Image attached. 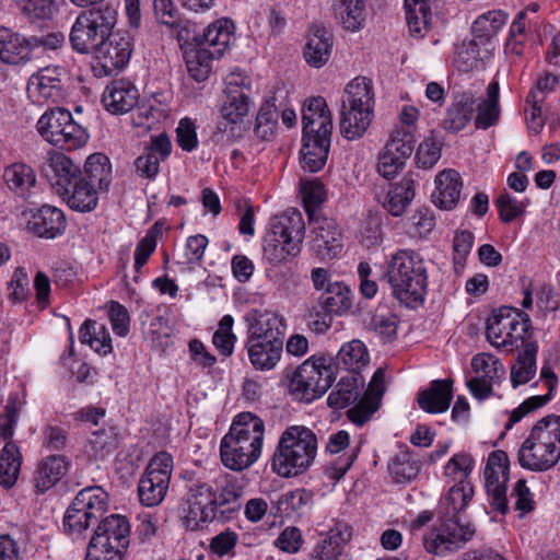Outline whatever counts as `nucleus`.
I'll use <instances>...</instances> for the list:
<instances>
[{
    "label": "nucleus",
    "instance_id": "f257e3e1",
    "mask_svg": "<svg viewBox=\"0 0 560 560\" xmlns=\"http://www.w3.org/2000/svg\"><path fill=\"white\" fill-rule=\"evenodd\" d=\"M265 435L264 421L252 412L237 415L220 443L222 464L235 471L252 466L260 456Z\"/></svg>",
    "mask_w": 560,
    "mask_h": 560
},
{
    "label": "nucleus",
    "instance_id": "f03ea898",
    "mask_svg": "<svg viewBox=\"0 0 560 560\" xmlns=\"http://www.w3.org/2000/svg\"><path fill=\"white\" fill-rule=\"evenodd\" d=\"M385 278L400 303L406 306L423 303L428 291V261L419 253L397 250L387 264Z\"/></svg>",
    "mask_w": 560,
    "mask_h": 560
},
{
    "label": "nucleus",
    "instance_id": "7ed1b4c3",
    "mask_svg": "<svg viewBox=\"0 0 560 560\" xmlns=\"http://www.w3.org/2000/svg\"><path fill=\"white\" fill-rule=\"evenodd\" d=\"M317 452L316 434L303 425L287 428L275 450L271 468L284 478L305 472L313 464Z\"/></svg>",
    "mask_w": 560,
    "mask_h": 560
},
{
    "label": "nucleus",
    "instance_id": "20e7f679",
    "mask_svg": "<svg viewBox=\"0 0 560 560\" xmlns=\"http://www.w3.org/2000/svg\"><path fill=\"white\" fill-rule=\"evenodd\" d=\"M520 465L532 471H546L560 459V416H547L532 429L518 450Z\"/></svg>",
    "mask_w": 560,
    "mask_h": 560
},
{
    "label": "nucleus",
    "instance_id": "39448f33",
    "mask_svg": "<svg viewBox=\"0 0 560 560\" xmlns=\"http://www.w3.org/2000/svg\"><path fill=\"white\" fill-rule=\"evenodd\" d=\"M373 82L366 77L350 81L341 102L340 132L348 140L363 137L374 117Z\"/></svg>",
    "mask_w": 560,
    "mask_h": 560
},
{
    "label": "nucleus",
    "instance_id": "423d86ee",
    "mask_svg": "<svg viewBox=\"0 0 560 560\" xmlns=\"http://www.w3.org/2000/svg\"><path fill=\"white\" fill-rule=\"evenodd\" d=\"M305 236L303 215L298 210H289L270 220L265 236L264 255L270 262H282L300 254Z\"/></svg>",
    "mask_w": 560,
    "mask_h": 560
},
{
    "label": "nucleus",
    "instance_id": "0eeeda50",
    "mask_svg": "<svg viewBox=\"0 0 560 560\" xmlns=\"http://www.w3.org/2000/svg\"><path fill=\"white\" fill-rule=\"evenodd\" d=\"M476 535V526L460 515H450L423 536V547L429 553L446 557L463 549Z\"/></svg>",
    "mask_w": 560,
    "mask_h": 560
},
{
    "label": "nucleus",
    "instance_id": "6e6552de",
    "mask_svg": "<svg viewBox=\"0 0 560 560\" xmlns=\"http://www.w3.org/2000/svg\"><path fill=\"white\" fill-rule=\"evenodd\" d=\"M36 127L46 141L61 149H79L89 140L86 130L73 120L68 109L61 107L42 115Z\"/></svg>",
    "mask_w": 560,
    "mask_h": 560
},
{
    "label": "nucleus",
    "instance_id": "1a4fd4ad",
    "mask_svg": "<svg viewBox=\"0 0 560 560\" xmlns=\"http://www.w3.org/2000/svg\"><path fill=\"white\" fill-rule=\"evenodd\" d=\"M217 491L207 482L197 480L187 486L186 494L179 506L183 525L197 530L218 518Z\"/></svg>",
    "mask_w": 560,
    "mask_h": 560
},
{
    "label": "nucleus",
    "instance_id": "9d476101",
    "mask_svg": "<svg viewBox=\"0 0 560 560\" xmlns=\"http://www.w3.org/2000/svg\"><path fill=\"white\" fill-rule=\"evenodd\" d=\"M529 322L526 313L502 306L487 320V339L497 348L518 347V342L524 343Z\"/></svg>",
    "mask_w": 560,
    "mask_h": 560
},
{
    "label": "nucleus",
    "instance_id": "9b49d317",
    "mask_svg": "<svg viewBox=\"0 0 560 560\" xmlns=\"http://www.w3.org/2000/svg\"><path fill=\"white\" fill-rule=\"evenodd\" d=\"M183 57L189 75L197 82H203L211 72V61L220 58L228 40L220 37H179Z\"/></svg>",
    "mask_w": 560,
    "mask_h": 560
},
{
    "label": "nucleus",
    "instance_id": "f8f14e48",
    "mask_svg": "<svg viewBox=\"0 0 560 560\" xmlns=\"http://www.w3.org/2000/svg\"><path fill=\"white\" fill-rule=\"evenodd\" d=\"M172 471L171 454L160 452L150 459L138 483V495L143 505L156 506L164 500Z\"/></svg>",
    "mask_w": 560,
    "mask_h": 560
},
{
    "label": "nucleus",
    "instance_id": "ddd939ff",
    "mask_svg": "<svg viewBox=\"0 0 560 560\" xmlns=\"http://www.w3.org/2000/svg\"><path fill=\"white\" fill-rule=\"evenodd\" d=\"M130 542V524L126 516L112 514L102 517L89 542V552L122 558Z\"/></svg>",
    "mask_w": 560,
    "mask_h": 560
},
{
    "label": "nucleus",
    "instance_id": "4468645a",
    "mask_svg": "<svg viewBox=\"0 0 560 560\" xmlns=\"http://www.w3.org/2000/svg\"><path fill=\"white\" fill-rule=\"evenodd\" d=\"M334 382L332 371L308 360L291 375L289 392L298 400L311 402L323 396Z\"/></svg>",
    "mask_w": 560,
    "mask_h": 560
},
{
    "label": "nucleus",
    "instance_id": "2eb2a0df",
    "mask_svg": "<svg viewBox=\"0 0 560 560\" xmlns=\"http://www.w3.org/2000/svg\"><path fill=\"white\" fill-rule=\"evenodd\" d=\"M486 491L492 509L505 514L509 510L506 482L509 480V458L504 451L492 452L485 467Z\"/></svg>",
    "mask_w": 560,
    "mask_h": 560
},
{
    "label": "nucleus",
    "instance_id": "dca6fc26",
    "mask_svg": "<svg viewBox=\"0 0 560 560\" xmlns=\"http://www.w3.org/2000/svg\"><path fill=\"white\" fill-rule=\"evenodd\" d=\"M415 148V137L409 130L396 128L380 154L377 171L387 179L394 178L405 166Z\"/></svg>",
    "mask_w": 560,
    "mask_h": 560
},
{
    "label": "nucleus",
    "instance_id": "f3484780",
    "mask_svg": "<svg viewBox=\"0 0 560 560\" xmlns=\"http://www.w3.org/2000/svg\"><path fill=\"white\" fill-rule=\"evenodd\" d=\"M132 52L131 37H100L95 59L105 75L124 69Z\"/></svg>",
    "mask_w": 560,
    "mask_h": 560
},
{
    "label": "nucleus",
    "instance_id": "a211bd4d",
    "mask_svg": "<svg viewBox=\"0 0 560 560\" xmlns=\"http://www.w3.org/2000/svg\"><path fill=\"white\" fill-rule=\"evenodd\" d=\"M42 174L59 195L67 192L82 172L67 155L54 152L44 162Z\"/></svg>",
    "mask_w": 560,
    "mask_h": 560
},
{
    "label": "nucleus",
    "instance_id": "6ab92c4d",
    "mask_svg": "<svg viewBox=\"0 0 560 560\" xmlns=\"http://www.w3.org/2000/svg\"><path fill=\"white\" fill-rule=\"evenodd\" d=\"M312 247L323 259H332L341 253L342 234L332 219L312 220Z\"/></svg>",
    "mask_w": 560,
    "mask_h": 560
},
{
    "label": "nucleus",
    "instance_id": "aec40b11",
    "mask_svg": "<svg viewBox=\"0 0 560 560\" xmlns=\"http://www.w3.org/2000/svg\"><path fill=\"white\" fill-rule=\"evenodd\" d=\"M303 136L331 137L332 119L326 100L322 96L305 101L302 108Z\"/></svg>",
    "mask_w": 560,
    "mask_h": 560
},
{
    "label": "nucleus",
    "instance_id": "412c9836",
    "mask_svg": "<svg viewBox=\"0 0 560 560\" xmlns=\"http://www.w3.org/2000/svg\"><path fill=\"white\" fill-rule=\"evenodd\" d=\"M66 70L59 66L40 69L28 79L27 93L37 102L56 100L61 96L62 77Z\"/></svg>",
    "mask_w": 560,
    "mask_h": 560
},
{
    "label": "nucleus",
    "instance_id": "4be33fe9",
    "mask_svg": "<svg viewBox=\"0 0 560 560\" xmlns=\"http://www.w3.org/2000/svg\"><path fill=\"white\" fill-rule=\"evenodd\" d=\"M351 538V526L343 521L332 520V525L329 526L325 539L314 550L313 560H347L343 548Z\"/></svg>",
    "mask_w": 560,
    "mask_h": 560
},
{
    "label": "nucleus",
    "instance_id": "5701e85b",
    "mask_svg": "<svg viewBox=\"0 0 560 560\" xmlns=\"http://www.w3.org/2000/svg\"><path fill=\"white\" fill-rule=\"evenodd\" d=\"M172 142L166 133L151 138L150 144L135 162L136 171L141 177L153 179L160 172V163L171 154Z\"/></svg>",
    "mask_w": 560,
    "mask_h": 560
},
{
    "label": "nucleus",
    "instance_id": "b1692460",
    "mask_svg": "<svg viewBox=\"0 0 560 560\" xmlns=\"http://www.w3.org/2000/svg\"><path fill=\"white\" fill-rule=\"evenodd\" d=\"M70 460L62 454L48 455L38 462L33 476L37 493H45L56 486L68 472Z\"/></svg>",
    "mask_w": 560,
    "mask_h": 560
},
{
    "label": "nucleus",
    "instance_id": "393cba45",
    "mask_svg": "<svg viewBox=\"0 0 560 560\" xmlns=\"http://www.w3.org/2000/svg\"><path fill=\"white\" fill-rule=\"evenodd\" d=\"M67 226L63 212L52 206L44 205L27 221V229L38 237L56 238L63 234Z\"/></svg>",
    "mask_w": 560,
    "mask_h": 560
},
{
    "label": "nucleus",
    "instance_id": "a878e982",
    "mask_svg": "<svg viewBox=\"0 0 560 560\" xmlns=\"http://www.w3.org/2000/svg\"><path fill=\"white\" fill-rule=\"evenodd\" d=\"M385 392V371L377 369L372 376L369 388L355 406L347 411L348 418L355 424L362 425L377 410L378 404L370 396L380 399Z\"/></svg>",
    "mask_w": 560,
    "mask_h": 560
},
{
    "label": "nucleus",
    "instance_id": "bb28decb",
    "mask_svg": "<svg viewBox=\"0 0 560 560\" xmlns=\"http://www.w3.org/2000/svg\"><path fill=\"white\" fill-rule=\"evenodd\" d=\"M116 24V12L109 8L83 11L72 26L71 34L112 35Z\"/></svg>",
    "mask_w": 560,
    "mask_h": 560
},
{
    "label": "nucleus",
    "instance_id": "cd10ccee",
    "mask_svg": "<svg viewBox=\"0 0 560 560\" xmlns=\"http://www.w3.org/2000/svg\"><path fill=\"white\" fill-rule=\"evenodd\" d=\"M435 185L436 190L432 194L433 202L444 210L455 208L463 188L459 173L454 170L442 171L435 177Z\"/></svg>",
    "mask_w": 560,
    "mask_h": 560
},
{
    "label": "nucleus",
    "instance_id": "c85d7f7f",
    "mask_svg": "<svg viewBox=\"0 0 560 560\" xmlns=\"http://www.w3.org/2000/svg\"><path fill=\"white\" fill-rule=\"evenodd\" d=\"M452 387V380L432 381L429 388L419 393V407L429 413H441L446 411L453 398Z\"/></svg>",
    "mask_w": 560,
    "mask_h": 560
},
{
    "label": "nucleus",
    "instance_id": "c756f323",
    "mask_svg": "<svg viewBox=\"0 0 560 560\" xmlns=\"http://www.w3.org/2000/svg\"><path fill=\"white\" fill-rule=\"evenodd\" d=\"M138 90L129 82L116 81L106 88L103 103L113 114H121L132 109L138 103Z\"/></svg>",
    "mask_w": 560,
    "mask_h": 560
},
{
    "label": "nucleus",
    "instance_id": "7c9ffc66",
    "mask_svg": "<svg viewBox=\"0 0 560 560\" xmlns=\"http://www.w3.org/2000/svg\"><path fill=\"white\" fill-rule=\"evenodd\" d=\"M330 137L303 136L301 149V166L304 171L316 173L320 171L328 158Z\"/></svg>",
    "mask_w": 560,
    "mask_h": 560
},
{
    "label": "nucleus",
    "instance_id": "2f4dec72",
    "mask_svg": "<svg viewBox=\"0 0 560 560\" xmlns=\"http://www.w3.org/2000/svg\"><path fill=\"white\" fill-rule=\"evenodd\" d=\"M247 353L250 363L256 370L269 371L279 362L282 353L283 341H262L247 339Z\"/></svg>",
    "mask_w": 560,
    "mask_h": 560
},
{
    "label": "nucleus",
    "instance_id": "473e14b6",
    "mask_svg": "<svg viewBox=\"0 0 560 560\" xmlns=\"http://www.w3.org/2000/svg\"><path fill=\"white\" fill-rule=\"evenodd\" d=\"M540 380L547 392L541 395H533L528 397L517 408H515L511 412L506 429H510L514 423L521 421L527 413L545 406L551 399L552 392L557 385L556 374L550 368H542L540 372Z\"/></svg>",
    "mask_w": 560,
    "mask_h": 560
},
{
    "label": "nucleus",
    "instance_id": "72a5a7b5",
    "mask_svg": "<svg viewBox=\"0 0 560 560\" xmlns=\"http://www.w3.org/2000/svg\"><path fill=\"white\" fill-rule=\"evenodd\" d=\"M474 109V95L468 92L462 93L448 106L442 120V127L450 132L460 131L470 121Z\"/></svg>",
    "mask_w": 560,
    "mask_h": 560
},
{
    "label": "nucleus",
    "instance_id": "f704fd0d",
    "mask_svg": "<svg viewBox=\"0 0 560 560\" xmlns=\"http://www.w3.org/2000/svg\"><path fill=\"white\" fill-rule=\"evenodd\" d=\"M71 503L88 518L100 521L108 510V494L102 487L91 486L79 491Z\"/></svg>",
    "mask_w": 560,
    "mask_h": 560
},
{
    "label": "nucleus",
    "instance_id": "c9c22d12",
    "mask_svg": "<svg viewBox=\"0 0 560 560\" xmlns=\"http://www.w3.org/2000/svg\"><path fill=\"white\" fill-rule=\"evenodd\" d=\"M284 325L282 317L273 312L259 313L249 325L247 339L262 341H283Z\"/></svg>",
    "mask_w": 560,
    "mask_h": 560
},
{
    "label": "nucleus",
    "instance_id": "e433bc0d",
    "mask_svg": "<svg viewBox=\"0 0 560 560\" xmlns=\"http://www.w3.org/2000/svg\"><path fill=\"white\" fill-rule=\"evenodd\" d=\"M363 386L364 380L359 373H350L348 376L341 377L336 389L327 398L328 406L336 409L350 406L361 397Z\"/></svg>",
    "mask_w": 560,
    "mask_h": 560
},
{
    "label": "nucleus",
    "instance_id": "4c0bfd02",
    "mask_svg": "<svg viewBox=\"0 0 560 560\" xmlns=\"http://www.w3.org/2000/svg\"><path fill=\"white\" fill-rule=\"evenodd\" d=\"M93 184L80 175L69 187L65 194H59L68 203V206L77 211L88 212L93 210L97 205V192Z\"/></svg>",
    "mask_w": 560,
    "mask_h": 560
},
{
    "label": "nucleus",
    "instance_id": "58836bf2",
    "mask_svg": "<svg viewBox=\"0 0 560 560\" xmlns=\"http://www.w3.org/2000/svg\"><path fill=\"white\" fill-rule=\"evenodd\" d=\"M318 303L326 315H341L352 305L351 291L341 282L328 283L318 296Z\"/></svg>",
    "mask_w": 560,
    "mask_h": 560
},
{
    "label": "nucleus",
    "instance_id": "ea45409f",
    "mask_svg": "<svg viewBox=\"0 0 560 560\" xmlns=\"http://www.w3.org/2000/svg\"><path fill=\"white\" fill-rule=\"evenodd\" d=\"M413 198L415 182L406 176L388 190L383 207L392 215L400 217Z\"/></svg>",
    "mask_w": 560,
    "mask_h": 560
},
{
    "label": "nucleus",
    "instance_id": "a19ab883",
    "mask_svg": "<svg viewBox=\"0 0 560 560\" xmlns=\"http://www.w3.org/2000/svg\"><path fill=\"white\" fill-rule=\"evenodd\" d=\"M79 339L82 343H88L94 351L101 354L112 352V338L104 324L93 319H86L80 330Z\"/></svg>",
    "mask_w": 560,
    "mask_h": 560
},
{
    "label": "nucleus",
    "instance_id": "79ce46f5",
    "mask_svg": "<svg viewBox=\"0 0 560 560\" xmlns=\"http://www.w3.org/2000/svg\"><path fill=\"white\" fill-rule=\"evenodd\" d=\"M537 346L528 342L511 368V383L514 388L526 384L536 374Z\"/></svg>",
    "mask_w": 560,
    "mask_h": 560
},
{
    "label": "nucleus",
    "instance_id": "37998d69",
    "mask_svg": "<svg viewBox=\"0 0 560 560\" xmlns=\"http://www.w3.org/2000/svg\"><path fill=\"white\" fill-rule=\"evenodd\" d=\"M499 83L492 81L487 88V98L477 106L475 126L478 129H488L495 125L500 118Z\"/></svg>",
    "mask_w": 560,
    "mask_h": 560
},
{
    "label": "nucleus",
    "instance_id": "c03bdc74",
    "mask_svg": "<svg viewBox=\"0 0 560 560\" xmlns=\"http://www.w3.org/2000/svg\"><path fill=\"white\" fill-rule=\"evenodd\" d=\"M3 179L12 191L23 198L28 196L30 188L36 183L34 171L24 163H13L5 167Z\"/></svg>",
    "mask_w": 560,
    "mask_h": 560
},
{
    "label": "nucleus",
    "instance_id": "a18cd8bd",
    "mask_svg": "<svg viewBox=\"0 0 560 560\" xmlns=\"http://www.w3.org/2000/svg\"><path fill=\"white\" fill-rule=\"evenodd\" d=\"M93 186L107 190L112 180V166L109 159L103 153L91 154L84 164V176Z\"/></svg>",
    "mask_w": 560,
    "mask_h": 560
},
{
    "label": "nucleus",
    "instance_id": "49530a36",
    "mask_svg": "<svg viewBox=\"0 0 560 560\" xmlns=\"http://www.w3.org/2000/svg\"><path fill=\"white\" fill-rule=\"evenodd\" d=\"M153 9L156 19L162 23L171 27L172 32L176 35H188L190 33L196 34V24L188 20H179L176 18V9L172 0H154Z\"/></svg>",
    "mask_w": 560,
    "mask_h": 560
},
{
    "label": "nucleus",
    "instance_id": "de8ad7c7",
    "mask_svg": "<svg viewBox=\"0 0 560 560\" xmlns=\"http://www.w3.org/2000/svg\"><path fill=\"white\" fill-rule=\"evenodd\" d=\"M22 464L19 446L9 441L0 452V485L11 487L15 483Z\"/></svg>",
    "mask_w": 560,
    "mask_h": 560
},
{
    "label": "nucleus",
    "instance_id": "09e8293b",
    "mask_svg": "<svg viewBox=\"0 0 560 560\" xmlns=\"http://www.w3.org/2000/svg\"><path fill=\"white\" fill-rule=\"evenodd\" d=\"M480 59L479 43L474 37H465L454 43L453 65L458 71H472Z\"/></svg>",
    "mask_w": 560,
    "mask_h": 560
},
{
    "label": "nucleus",
    "instance_id": "8fccbe9b",
    "mask_svg": "<svg viewBox=\"0 0 560 560\" xmlns=\"http://www.w3.org/2000/svg\"><path fill=\"white\" fill-rule=\"evenodd\" d=\"M243 487L236 481H229L222 488L220 494H217V513L218 518L225 521L234 516L242 506Z\"/></svg>",
    "mask_w": 560,
    "mask_h": 560
},
{
    "label": "nucleus",
    "instance_id": "3c124183",
    "mask_svg": "<svg viewBox=\"0 0 560 560\" xmlns=\"http://www.w3.org/2000/svg\"><path fill=\"white\" fill-rule=\"evenodd\" d=\"M225 98L221 107V116L230 120L243 122L249 110V95L246 91L231 86L224 90Z\"/></svg>",
    "mask_w": 560,
    "mask_h": 560
},
{
    "label": "nucleus",
    "instance_id": "603ef678",
    "mask_svg": "<svg viewBox=\"0 0 560 560\" xmlns=\"http://www.w3.org/2000/svg\"><path fill=\"white\" fill-rule=\"evenodd\" d=\"M33 44L26 37H0V60L18 65L30 59Z\"/></svg>",
    "mask_w": 560,
    "mask_h": 560
},
{
    "label": "nucleus",
    "instance_id": "864d4df0",
    "mask_svg": "<svg viewBox=\"0 0 560 560\" xmlns=\"http://www.w3.org/2000/svg\"><path fill=\"white\" fill-rule=\"evenodd\" d=\"M369 363V353L363 342L352 340L341 347L337 354V364L350 373H358Z\"/></svg>",
    "mask_w": 560,
    "mask_h": 560
},
{
    "label": "nucleus",
    "instance_id": "5fc2aeb1",
    "mask_svg": "<svg viewBox=\"0 0 560 560\" xmlns=\"http://www.w3.org/2000/svg\"><path fill=\"white\" fill-rule=\"evenodd\" d=\"M332 46V37H308L303 49L306 63L316 69L324 67L330 58Z\"/></svg>",
    "mask_w": 560,
    "mask_h": 560
},
{
    "label": "nucleus",
    "instance_id": "6e6d98bb",
    "mask_svg": "<svg viewBox=\"0 0 560 560\" xmlns=\"http://www.w3.org/2000/svg\"><path fill=\"white\" fill-rule=\"evenodd\" d=\"M368 0H339L337 10L343 28L358 32L365 20V3Z\"/></svg>",
    "mask_w": 560,
    "mask_h": 560
},
{
    "label": "nucleus",
    "instance_id": "4d7b16f0",
    "mask_svg": "<svg viewBox=\"0 0 560 560\" xmlns=\"http://www.w3.org/2000/svg\"><path fill=\"white\" fill-rule=\"evenodd\" d=\"M312 502V494L305 489L282 493L277 501V510L284 516L302 514Z\"/></svg>",
    "mask_w": 560,
    "mask_h": 560
},
{
    "label": "nucleus",
    "instance_id": "13d9d810",
    "mask_svg": "<svg viewBox=\"0 0 560 560\" xmlns=\"http://www.w3.org/2000/svg\"><path fill=\"white\" fill-rule=\"evenodd\" d=\"M420 468V462L413 459L408 452L398 453L388 465L389 472L397 482L413 480L418 476Z\"/></svg>",
    "mask_w": 560,
    "mask_h": 560
},
{
    "label": "nucleus",
    "instance_id": "bf43d9fd",
    "mask_svg": "<svg viewBox=\"0 0 560 560\" xmlns=\"http://www.w3.org/2000/svg\"><path fill=\"white\" fill-rule=\"evenodd\" d=\"M95 518H88V515L79 511L74 504H70L63 516L65 532L73 539L85 537L91 524L96 523Z\"/></svg>",
    "mask_w": 560,
    "mask_h": 560
},
{
    "label": "nucleus",
    "instance_id": "052dcab7",
    "mask_svg": "<svg viewBox=\"0 0 560 560\" xmlns=\"http://www.w3.org/2000/svg\"><path fill=\"white\" fill-rule=\"evenodd\" d=\"M508 22V15L493 10L478 16L471 25L472 35H497Z\"/></svg>",
    "mask_w": 560,
    "mask_h": 560
},
{
    "label": "nucleus",
    "instance_id": "680f3d73",
    "mask_svg": "<svg viewBox=\"0 0 560 560\" xmlns=\"http://www.w3.org/2000/svg\"><path fill=\"white\" fill-rule=\"evenodd\" d=\"M245 128L243 122L223 118L218 121L217 128L211 136V140L221 147H228L243 137Z\"/></svg>",
    "mask_w": 560,
    "mask_h": 560
},
{
    "label": "nucleus",
    "instance_id": "e2e57ef3",
    "mask_svg": "<svg viewBox=\"0 0 560 560\" xmlns=\"http://www.w3.org/2000/svg\"><path fill=\"white\" fill-rule=\"evenodd\" d=\"M278 117L279 113L273 103L266 102L262 104L256 117V135L264 140H269L277 129Z\"/></svg>",
    "mask_w": 560,
    "mask_h": 560
},
{
    "label": "nucleus",
    "instance_id": "0e129e2a",
    "mask_svg": "<svg viewBox=\"0 0 560 560\" xmlns=\"http://www.w3.org/2000/svg\"><path fill=\"white\" fill-rule=\"evenodd\" d=\"M234 319L231 315H225L219 323V328L213 334L212 342L219 352L224 357L233 353L236 336L232 332Z\"/></svg>",
    "mask_w": 560,
    "mask_h": 560
},
{
    "label": "nucleus",
    "instance_id": "69168bd1",
    "mask_svg": "<svg viewBox=\"0 0 560 560\" xmlns=\"http://www.w3.org/2000/svg\"><path fill=\"white\" fill-rule=\"evenodd\" d=\"M472 495L474 489L469 483L459 481L458 483L454 485L445 498V501L450 508L447 511V516L460 515V512L467 506Z\"/></svg>",
    "mask_w": 560,
    "mask_h": 560
},
{
    "label": "nucleus",
    "instance_id": "338daca9",
    "mask_svg": "<svg viewBox=\"0 0 560 560\" xmlns=\"http://www.w3.org/2000/svg\"><path fill=\"white\" fill-rule=\"evenodd\" d=\"M471 368L476 373V377L488 380L499 378L504 374L503 365L492 354L479 353L471 360Z\"/></svg>",
    "mask_w": 560,
    "mask_h": 560
},
{
    "label": "nucleus",
    "instance_id": "774afa93",
    "mask_svg": "<svg viewBox=\"0 0 560 560\" xmlns=\"http://www.w3.org/2000/svg\"><path fill=\"white\" fill-rule=\"evenodd\" d=\"M442 142L433 136L425 138L417 149V163L424 167L431 168L441 158Z\"/></svg>",
    "mask_w": 560,
    "mask_h": 560
}]
</instances>
